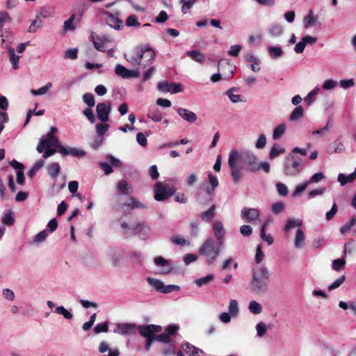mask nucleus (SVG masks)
<instances>
[{
  "label": "nucleus",
  "mask_w": 356,
  "mask_h": 356,
  "mask_svg": "<svg viewBox=\"0 0 356 356\" xmlns=\"http://www.w3.org/2000/svg\"><path fill=\"white\" fill-rule=\"evenodd\" d=\"M228 165L230 168L231 176L234 182H238L241 177V170H245L256 172L260 170L258 159L254 153L250 151L239 152L232 149L229 154Z\"/></svg>",
  "instance_id": "obj_1"
},
{
  "label": "nucleus",
  "mask_w": 356,
  "mask_h": 356,
  "mask_svg": "<svg viewBox=\"0 0 356 356\" xmlns=\"http://www.w3.org/2000/svg\"><path fill=\"white\" fill-rule=\"evenodd\" d=\"M270 272L267 267L261 265L253 268L250 287L256 293L266 292L269 289Z\"/></svg>",
  "instance_id": "obj_2"
},
{
  "label": "nucleus",
  "mask_w": 356,
  "mask_h": 356,
  "mask_svg": "<svg viewBox=\"0 0 356 356\" xmlns=\"http://www.w3.org/2000/svg\"><path fill=\"white\" fill-rule=\"evenodd\" d=\"M220 246L218 241L216 243L213 238H209L200 247L199 253L204 256L207 258V263L211 264L216 260L220 254Z\"/></svg>",
  "instance_id": "obj_3"
},
{
  "label": "nucleus",
  "mask_w": 356,
  "mask_h": 356,
  "mask_svg": "<svg viewBox=\"0 0 356 356\" xmlns=\"http://www.w3.org/2000/svg\"><path fill=\"white\" fill-rule=\"evenodd\" d=\"M218 70L221 72L213 74L211 76L213 82H217L221 79H229L234 75V67L227 59H222L218 62Z\"/></svg>",
  "instance_id": "obj_4"
},
{
  "label": "nucleus",
  "mask_w": 356,
  "mask_h": 356,
  "mask_svg": "<svg viewBox=\"0 0 356 356\" xmlns=\"http://www.w3.org/2000/svg\"><path fill=\"white\" fill-rule=\"evenodd\" d=\"M303 168L301 160L293 156L286 158L284 163V172L290 177L296 176Z\"/></svg>",
  "instance_id": "obj_5"
},
{
  "label": "nucleus",
  "mask_w": 356,
  "mask_h": 356,
  "mask_svg": "<svg viewBox=\"0 0 356 356\" xmlns=\"http://www.w3.org/2000/svg\"><path fill=\"white\" fill-rule=\"evenodd\" d=\"M154 192L156 200L163 201L175 193V188L164 182L157 181L154 185Z\"/></svg>",
  "instance_id": "obj_6"
},
{
  "label": "nucleus",
  "mask_w": 356,
  "mask_h": 356,
  "mask_svg": "<svg viewBox=\"0 0 356 356\" xmlns=\"http://www.w3.org/2000/svg\"><path fill=\"white\" fill-rule=\"evenodd\" d=\"M60 146L61 144L58 138L54 136L52 134L48 133L40 140L36 149L39 153H42L44 152V148L54 147L58 149Z\"/></svg>",
  "instance_id": "obj_7"
},
{
  "label": "nucleus",
  "mask_w": 356,
  "mask_h": 356,
  "mask_svg": "<svg viewBox=\"0 0 356 356\" xmlns=\"http://www.w3.org/2000/svg\"><path fill=\"white\" fill-rule=\"evenodd\" d=\"M106 257L113 267H120L123 261L124 252L120 248H113L107 250Z\"/></svg>",
  "instance_id": "obj_8"
},
{
  "label": "nucleus",
  "mask_w": 356,
  "mask_h": 356,
  "mask_svg": "<svg viewBox=\"0 0 356 356\" xmlns=\"http://www.w3.org/2000/svg\"><path fill=\"white\" fill-rule=\"evenodd\" d=\"M147 281L150 286L160 293H169L179 290V286L175 284L165 285L161 280L158 279L147 277Z\"/></svg>",
  "instance_id": "obj_9"
},
{
  "label": "nucleus",
  "mask_w": 356,
  "mask_h": 356,
  "mask_svg": "<svg viewBox=\"0 0 356 356\" xmlns=\"http://www.w3.org/2000/svg\"><path fill=\"white\" fill-rule=\"evenodd\" d=\"M241 217L244 222L256 225L260 221V212L257 209L244 207L241 210Z\"/></svg>",
  "instance_id": "obj_10"
},
{
  "label": "nucleus",
  "mask_w": 356,
  "mask_h": 356,
  "mask_svg": "<svg viewBox=\"0 0 356 356\" xmlns=\"http://www.w3.org/2000/svg\"><path fill=\"white\" fill-rule=\"evenodd\" d=\"M91 38L95 49L100 51H105V44L112 42L111 38L108 35H98L96 33L92 32Z\"/></svg>",
  "instance_id": "obj_11"
},
{
  "label": "nucleus",
  "mask_w": 356,
  "mask_h": 356,
  "mask_svg": "<svg viewBox=\"0 0 356 356\" xmlns=\"http://www.w3.org/2000/svg\"><path fill=\"white\" fill-rule=\"evenodd\" d=\"M111 108V103H99L96 107L98 119L102 122H106L108 121Z\"/></svg>",
  "instance_id": "obj_12"
},
{
  "label": "nucleus",
  "mask_w": 356,
  "mask_h": 356,
  "mask_svg": "<svg viewBox=\"0 0 356 356\" xmlns=\"http://www.w3.org/2000/svg\"><path fill=\"white\" fill-rule=\"evenodd\" d=\"M157 88L161 92H171L172 94L182 91V86L181 83H170L168 81L159 82L157 84Z\"/></svg>",
  "instance_id": "obj_13"
},
{
  "label": "nucleus",
  "mask_w": 356,
  "mask_h": 356,
  "mask_svg": "<svg viewBox=\"0 0 356 356\" xmlns=\"http://www.w3.org/2000/svg\"><path fill=\"white\" fill-rule=\"evenodd\" d=\"M115 74L123 78V79H129L131 77H139L140 72L138 70H130L127 69L125 67L120 64H118L115 67Z\"/></svg>",
  "instance_id": "obj_14"
},
{
  "label": "nucleus",
  "mask_w": 356,
  "mask_h": 356,
  "mask_svg": "<svg viewBox=\"0 0 356 356\" xmlns=\"http://www.w3.org/2000/svg\"><path fill=\"white\" fill-rule=\"evenodd\" d=\"M114 332L122 335H133L136 333V327L133 323H118Z\"/></svg>",
  "instance_id": "obj_15"
},
{
  "label": "nucleus",
  "mask_w": 356,
  "mask_h": 356,
  "mask_svg": "<svg viewBox=\"0 0 356 356\" xmlns=\"http://www.w3.org/2000/svg\"><path fill=\"white\" fill-rule=\"evenodd\" d=\"M151 229L147 226L145 223H138L136 225H133V234H137L143 239L145 240L150 236Z\"/></svg>",
  "instance_id": "obj_16"
},
{
  "label": "nucleus",
  "mask_w": 356,
  "mask_h": 356,
  "mask_svg": "<svg viewBox=\"0 0 356 356\" xmlns=\"http://www.w3.org/2000/svg\"><path fill=\"white\" fill-rule=\"evenodd\" d=\"M138 332L144 337L149 338L154 333L159 332L161 331L162 327L160 325H140L138 327Z\"/></svg>",
  "instance_id": "obj_17"
},
{
  "label": "nucleus",
  "mask_w": 356,
  "mask_h": 356,
  "mask_svg": "<svg viewBox=\"0 0 356 356\" xmlns=\"http://www.w3.org/2000/svg\"><path fill=\"white\" fill-rule=\"evenodd\" d=\"M154 262L157 266L162 267L161 273L162 274H168L173 270V266L170 264L169 260L164 259L163 257L159 256L154 258Z\"/></svg>",
  "instance_id": "obj_18"
},
{
  "label": "nucleus",
  "mask_w": 356,
  "mask_h": 356,
  "mask_svg": "<svg viewBox=\"0 0 356 356\" xmlns=\"http://www.w3.org/2000/svg\"><path fill=\"white\" fill-rule=\"evenodd\" d=\"M104 15L106 17V22L108 26L116 30H120L122 27L123 22L115 15L109 12H104Z\"/></svg>",
  "instance_id": "obj_19"
},
{
  "label": "nucleus",
  "mask_w": 356,
  "mask_h": 356,
  "mask_svg": "<svg viewBox=\"0 0 356 356\" xmlns=\"http://www.w3.org/2000/svg\"><path fill=\"white\" fill-rule=\"evenodd\" d=\"M177 113L184 120L188 123H195L197 120V115L187 108L179 107L177 108Z\"/></svg>",
  "instance_id": "obj_20"
},
{
  "label": "nucleus",
  "mask_w": 356,
  "mask_h": 356,
  "mask_svg": "<svg viewBox=\"0 0 356 356\" xmlns=\"http://www.w3.org/2000/svg\"><path fill=\"white\" fill-rule=\"evenodd\" d=\"M213 229L215 236L216 237L218 241L219 242V245H222V239L226 233V231L224 228L222 222L219 220H214L213 222Z\"/></svg>",
  "instance_id": "obj_21"
},
{
  "label": "nucleus",
  "mask_w": 356,
  "mask_h": 356,
  "mask_svg": "<svg viewBox=\"0 0 356 356\" xmlns=\"http://www.w3.org/2000/svg\"><path fill=\"white\" fill-rule=\"evenodd\" d=\"M58 152L65 156L72 155L73 156L79 158L84 156L86 154V152L82 149L72 147H66L63 146L62 145L58 149Z\"/></svg>",
  "instance_id": "obj_22"
},
{
  "label": "nucleus",
  "mask_w": 356,
  "mask_h": 356,
  "mask_svg": "<svg viewBox=\"0 0 356 356\" xmlns=\"http://www.w3.org/2000/svg\"><path fill=\"white\" fill-rule=\"evenodd\" d=\"M141 53L137 47L128 54H124V58L132 65H142Z\"/></svg>",
  "instance_id": "obj_23"
},
{
  "label": "nucleus",
  "mask_w": 356,
  "mask_h": 356,
  "mask_svg": "<svg viewBox=\"0 0 356 356\" xmlns=\"http://www.w3.org/2000/svg\"><path fill=\"white\" fill-rule=\"evenodd\" d=\"M140 52L141 53V60L145 59L147 63L143 64L145 67L149 62H152L155 57L154 51L149 47H139Z\"/></svg>",
  "instance_id": "obj_24"
},
{
  "label": "nucleus",
  "mask_w": 356,
  "mask_h": 356,
  "mask_svg": "<svg viewBox=\"0 0 356 356\" xmlns=\"http://www.w3.org/2000/svg\"><path fill=\"white\" fill-rule=\"evenodd\" d=\"M83 11H79V16L76 17L75 15H72L70 17L64 22L63 24V29L65 31H73L75 29V26L73 25V22L74 20L76 21V22H80L81 20V17L83 15Z\"/></svg>",
  "instance_id": "obj_25"
},
{
  "label": "nucleus",
  "mask_w": 356,
  "mask_h": 356,
  "mask_svg": "<svg viewBox=\"0 0 356 356\" xmlns=\"http://www.w3.org/2000/svg\"><path fill=\"white\" fill-rule=\"evenodd\" d=\"M186 54L194 61L202 64L206 60V56L199 50H191L186 52Z\"/></svg>",
  "instance_id": "obj_26"
},
{
  "label": "nucleus",
  "mask_w": 356,
  "mask_h": 356,
  "mask_svg": "<svg viewBox=\"0 0 356 356\" xmlns=\"http://www.w3.org/2000/svg\"><path fill=\"white\" fill-rule=\"evenodd\" d=\"M318 22V17L314 15L312 10H309L307 15L303 18L304 26L305 29H308L314 26Z\"/></svg>",
  "instance_id": "obj_27"
},
{
  "label": "nucleus",
  "mask_w": 356,
  "mask_h": 356,
  "mask_svg": "<svg viewBox=\"0 0 356 356\" xmlns=\"http://www.w3.org/2000/svg\"><path fill=\"white\" fill-rule=\"evenodd\" d=\"M305 235L304 232L301 229L296 230L294 245L296 248L300 249L305 245Z\"/></svg>",
  "instance_id": "obj_28"
},
{
  "label": "nucleus",
  "mask_w": 356,
  "mask_h": 356,
  "mask_svg": "<svg viewBox=\"0 0 356 356\" xmlns=\"http://www.w3.org/2000/svg\"><path fill=\"white\" fill-rule=\"evenodd\" d=\"M182 350L188 356H198L199 353H203L202 350L188 343H186L182 346Z\"/></svg>",
  "instance_id": "obj_29"
},
{
  "label": "nucleus",
  "mask_w": 356,
  "mask_h": 356,
  "mask_svg": "<svg viewBox=\"0 0 356 356\" xmlns=\"http://www.w3.org/2000/svg\"><path fill=\"white\" fill-rule=\"evenodd\" d=\"M8 53L9 56L10 62L12 63V67L14 70H17L19 68V60L20 58V56L16 55L15 49L12 47H7Z\"/></svg>",
  "instance_id": "obj_30"
},
{
  "label": "nucleus",
  "mask_w": 356,
  "mask_h": 356,
  "mask_svg": "<svg viewBox=\"0 0 356 356\" xmlns=\"http://www.w3.org/2000/svg\"><path fill=\"white\" fill-rule=\"evenodd\" d=\"M48 175L54 179H56L60 173V167L58 163H52L47 167Z\"/></svg>",
  "instance_id": "obj_31"
},
{
  "label": "nucleus",
  "mask_w": 356,
  "mask_h": 356,
  "mask_svg": "<svg viewBox=\"0 0 356 356\" xmlns=\"http://www.w3.org/2000/svg\"><path fill=\"white\" fill-rule=\"evenodd\" d=\"M355 178H356V168H355V170L353 173H351L348 175H346L343 173H340L338 175V181L340 182L341 186H344L348 183L353 181L355 179Z\"/></svg>",
  "instance_id": "obj_32"
},
{
  "label": "nucleus",
  "mask_w": 356,
  "mask_h": 356,
  "mask_svg": "<svg viewBox=\"0 0 356 356\" xmlns=\"http://www.w3.org/2000/svg\"><path fill=\"white\" fill-rule=\"evenodd\" d=\"M15 219L13 211L8 209L5 210L2 217V222L5 225H13L15 223Z\"/></svg>",
  "instance_id": "obj_33"
},
{
  "label": "nucleus",
  "mask_w": 356,
  "mask_h": 356,
  "mask_svg": "<svg viewBox=\"0 0 356 356\" xmlns=\"http://www.w3.org/2000/svg\"><path fill=\"white\" fill-rule=\"evenodd\" d=\"M236 88H232L226 92V95L233 103L245 102V99L240 95H234V91H236Z\"/></svg>",
  "instance_id": "obj_34"
},
{
  "label": "nucleus",
  "mask_w": 356,
  "mask_h": 356,
  "mask_svg": "<svg viewBox=\"0 0 356 356\" xmlns=\"http://www.w3.org/2000/svg\"><path fill=\"white\" fill-rule=\"evenodd\" d=\"M302 220L298 218H289L284 226L285 232H289L293 228L299 227L302 225Z\"/></svg>",
  "instance_id": "obj_35"
},
{
  "label": "nucleus",
  "mask_w": 356,
  "mask_h": 356,
  "mask_svg": "<svg viewBox=\"0 0 356 356\" xmlns=\"http://www.w3.org/2000/svg\"><path fill=\"white\" fill-rule=\"evenodd\" d=\"M286 125L285 124H280L277 125L273 130V138L275 140L280 139L286 132Z\"/></svg>",
  "instance_id": "obj_36"
},
{
  "label": "nucleus",
  "mask_w": 356,
  "mask_h": 356,
  "mask_svg": "<svg viewBox=\"0 0 356 356\" xmlns=\"http://www.w3.org/2000/svg\"><path fill=\"white\" fill-rule=\"evenodd\" d=\"M118 192L122 195H128L130 193L131 186L127 181L120 180L117 185Z\"/></svg>",
  "instance_id": "obj_37"
},
{
  "label": "nucleus",
  "mask_w": 356,
  "mask_h": 356,
  "mask_svg": "<svg viewBox=\"0 0 356 356\" xmlns=\"http://www.w3.org/2000/svg\"><path fill=\"white\" fill-rule=\"evenodd\" d=\"M216 205L213 204L207 211L203 212L200 215V218L203 221H209L215 216Z\"/></svg>",
  "instance_id": "obj_38"
},
{
  "label": "nucleus",
  "mask_w": 356,
  "mask_h": 356,
  "mask_svg": "<svg viewBox=\"0 0 356 356\" xmlns=\"http://www.w3.org/2000/svg\"><path fill=\"white\" fill-rule=\"evenodd\" d=\"M54 312L57 314L62 315L67 320H70L73 318L72 312L61 305L56 307Z\"/></svg>",
  "instance_id": "obj_39"
},
{
  "label": "nucleus",
  "mask_w": 356,
  "mask_h": 356,
  "mask_svg": "<svg viewBox=\"0 0 356 356\" xmlns=\"http://www.w3.org/2000/svg\"><path fill=\"white\" fill-rule=\"evenodd\" d=\"M147 117L155 122H161L163 119L161 111L156 108L149 110L147 114Z\"/></svg>",
  "instance_id": "obj_40"
},
{
  "label": "nucleus",
  "mask_w": 356,
  "mask_h": 356,
  "mask_svg": "<svg viewBox=\"0 0 356 356\" xmlns=\"http://www.w3.org/2000/svg\"><path fill=\"white\" fill-rule=\"evenodd\" d=\"M285 149L280 147L278 145L275 144L273 145L270 150L269 159H273L277 157L280 154L284 153Z\"/></svg>",
  "instance_id": "obj_41"
},
{
  "label": "nucleus",
  "mask_w": 356,
  "mask_h": 356,
  "mask_svg": "<svg viewBox=\"0 0 356 356\" xmlns=\"http://www.w3.org/2000/svg\"><path fill=\"white\" fill-rule=\"evenodd\" d=\"M197 1V0H179V3L181 4V12L184 14L188 13Z\"/></svg>",
  "instance_id": "obj_42"
},
{
  "label": "nucleus",
  "mask_w": 356,
  "mask_h": 356,
  "mask_svg": "<svg viewBox=\"0 0 356 356\" xmlns=\"http://www.w3.org/2000/svg\"><path fill=\"white\" fill-rule=\"evenodd\" d=\"M239 312L238 302L236 300H231L229 303V313L232 317H236Z\"/></svg>",
  "instance_id": "obj_43"
},
{
  "label": "nucleus",
  "mask_w": 356,
  "mask_h": 356,
  "mask_svg": "<svg viewBox=\"0 0 356 356\" xmlns=\"http://www.w3.org/2000/svg\"><path fill=\"white\" fill-rule=\"evenodd\" d=\"M12 19L6 11L0 12V31H2L6 24L11 22Z\"/></svg>",
  "instance_id": "obj_44"
},
{
  "label": "nucleus",
  "mask_w": 356,
  "mask_h": 356,
  "mask_svg": "<svg viewBox=\"0 0 356 356\" xmlns=\"http://www.w3.org/2000/svg\"><path fill=\"white\" fill-rule=\"evenodd\" d=\"M51 87L52 83L48 82L44 86L40 88L38 90H31V93L33 95H42L46 94Z\"/></svg>",
  "instance_id": "obj_45"
},
{
  "label": "nucleus",
  "mask_w": 356,
  "mask_h": 356,
  "mask_svg": "<svg viewBox=\"0 0 356 356\" xmlns=\"http://www.w3.org/2000/svg\"><path fill=\"white\" fill-rule=\"evenodd\" d=\"M248 309H249L250 312L254 314H259L262 312L261 305L259 302H257L254 300L251 301L249 303Z\"/></svg>",
  "instance_id": "obj_46"
},
{
  "label": "nucleus",
  "mask_w": 356,
  "mask_h": 356,
  "mask_svg": "<svg viewBox=\"0 0 356 356\" xmlns=\"http://www.w3.org/2000/svg\"><path fill=\"white\" fill-rule=\"evenodd\" d=\"M303 115V108L301 106H297L291 113L289 120L295 121Z\"/></svg>",
  "instance_id": "obj_47"
},
{
  "label": "nucleus",
  "mask_w": 356,
  "mask_h": 356,
  "mask_svg": "<svg viewBox=\"0 0 356 356\" xmlns=\"http://www.w3.org/2000/svg\"><path fill=\"white\" fill-rule=\"evenodd\" d=\"M213 274H208L207 276L197 279L195 281V283L198 286H202L209 284L213 280Z\"/></svg>",
  "instance_id": "obj_48"
},
{
  "label": "nucleus",
  "mask_w": 356,
  "mask_h": 356,
  "mask_svg": "<svg viewBox=\"0 0 356 356\" xmlns=\"http://www.w3.org/2000/svg\"><path fill=\"white\" fill-rule=\"evenodd\" d=\"M125 24L129 27H138L140 25L135 15H129L126 19Z\"/></svg>",
  "instance_id": "obj_49"
},
{
  "label": "nucleus",
  "mask_w": 356,
  "mask_h": 356,
  "mask_svg": "<svg viewBox=\"0 0 356 356\" xmlns=\"http://www.w3.org/2000/svg\"><path fill=\"white\" fill-rule=\"evenodd\" d=\"M320 89L318 87L314 88L308 95L304 98V101L310 106L314 102V97L318 94Z\"/></svg>",
  "instance_id": "obj_50"
},
{
  "label": "nucleus",
  "mask_w": 356,
  "mask_h": 356,
  "mask_svg": "<svg viewBox=\"0 0 356 356\" xmlns=\"http://www.w3.org/2000/svg\"><path fill=\"white\" fill-rule=\"evenodd\" d=\"M356 225V217L353 216L348 222H346L343 226L340 228V232L342 234H345L349 231L353 227Z\"/></svg>",
  "instance_id": "obj_51"
},
{
  "label": "nucleus",
  "mask_w": 356,
  "mask_h": 356,
  "mask_svg": "<svg viewBox=\"0 0 356 356\" xmlns=\"http://www.w3.org/2000/svg\"><path fill=\"white\" fill-rule=\"evenodd\" d=\"M346 260L344 259H337L332 261V268L334 270L339 272L344 269Z\"/></svg>",
  "instance_id": "obj_52"
},
{
  "label": "nucleus",
  "mask_w": 356,
  "mask_h": 356,
  "mask_svg": "<svg viewBox=\"0 0 356 356\" xmlns=\"http://www.w3.org/2000/svg\"><path fill=\"white\" fill-rule=\"evenodd\" d=\"M345 280H346V276L344 275H341L338 279H337L334 282L330 284L327 286V289L329 291H332V290L339 288L345 282Z\"/></svg>",
  "instance_id": "obj_53"
},
{
  "label": "nucleus",
  "mask_w": 356,
  "mask_h": 356,
  "mask_svg": "<svg viewBox=\"0 0 356 356\" xmlns=\"http://www.w3.org/2000/svg\"><path fill=\"white\" fill-rule=\"evenodd\" d=\"M130 259L134 264H140L143 259V254L138 251L133 250L130 252Z\"/></svg>",
  "instance_id": "obj_54"
},
{
  "label": "nucleus",
  "mask_w": 356,
  "mask_h": 356,
  "mask_svg": "<svg viewBox=\"0 0 356 356\" xmlns=\"http://www.w3.org/2000/svg\"><path fill=\"white\" fill-rule=\"evenodd\" d=\"M268 51H269L270 56L273 58H279L283 54L282 49L278 47H270L269 48Z\"/></svg>",
  "instance_id": "obj_55"
},
{
  "label": "nucleus",
  "mask_w": 356,
  "mask_h": 356,
  "mask_svg": "<svg viewBox=\"0 0 356 356\" xmlns=\"http://www.w3.org/2000/svg\"><path fill=\"white\" fill-rule=\"evenodd\" d=\"M83 101L86 103L89 108L95 106V102L92 93H86L83 95Z\"/></svg>",
  "instance_id": "obj_56"
},
{
  "label": "nucleus",
  "mask_w": 356,
  "mask_h": 356,
  "mask_svg": "<svg viewBox=\"0 0 356 356\" xmlns=\"http://www.w3.org/2000/svg\"><path fill=\"white\" fill-rule=\"evenodd\" d=\"M256 330L258 337H263L266 333L267 326L264 323L260 322L257 324Z\"/></svg>",
  "instance_id": "obj_57"
},
{
  "label": "nucleus",
  "mask_w": 356,
  "mask_h": 356,
  "mask_svg": "<svg viewBox=\"0 0 356 356\" xmlns=\"http://www.w3.org/2000/svg\"><path fill=\"white\" fill-rule=\"evenodd\" d=\"M285 205L282 202H275L271 206V209L273 213L278 214L282 212L284 209Z\"/></svg>",
  "instance_id": "obj_58"
},
{
  "label": "nucleus",
  "mask_w": 356,
  "mask_h": 356,
  "mask_svg": "<svg viewBox=\"0 0 356 356\" xmlns=\"http://www.w3.org/2000/svg\"><path fill=\"white\" fill-rule=\"evenodd\" d=\"M105 122L97 124L96 125V132L99 136H102L108 129L109 125Z\"/></svg>",
  "instance_id": "obj_59"
},
{
  "label": "nucleus",
  "mask_w": 356,
  "mask_h": 356,
  "mask_svg": "<svg viewBox=\"0 0 356 356\" xmlns=\"http://www.w3.org/2000/svg\"><path fill=\"white\" fill-rule=\"evenodd\" d=\"M42 27V19L36 18L35 20L33 21L29 27L28 31L29 33H35L38 29Z\"/></svg>",
  "instance_id": "obj_60"
},
{
  "label": "nucleus",
  "mask_w": 356,
  "mask_h": 356,
  "mask_svg": "<svg viewBox=\"0 0 356 356\" xmlns=\"http://www.w3.org/2000/svg\"><path fill=\"white\" fill-rule=\"evenodd\" d=\"M266 145V138L264 134H260L255 143V147L261 149L265 147Z\"/></svg>",
  "instance_id": "obj_61"
},
{
  "label": "nucleus",
  "mask_w": 356,
  "mask_h": 356,
  "mask_svg": "<svg viewBox=\"0 0 356 356\" xmlns=\"http://www.w3.org/2000/svg\"><path fill=\"white\" fill-rule=\"evenodd\" d=\"M276 189L281 196H286L289 193L288 187L282 183H277L276 184Z\"/></svg>",
  "instance_id": "obj_62"
},
{
  "label": "nucleus",
  "mask_w": 356,
  "mask_h": 356,
  "mask_svg": "<svg viewBox=\"0 0 356 356\" xmlns=\"http://www.w3.org/2000/svg\"><path fill=\"white\" fill-rule=\"evenodd\" d=\"M83 113L90 123L93 124L95 122L96 118L92 110L90 108L84 109Z\"/></svg>",
  "instance_id": "obj_63"
},
{
  "label": "nucleus",
  "mask_w": 356,
  "mask_h": 356,
  "mask_svg": "<svg viewBox=\"0 0 356 356\" xmlns=\"http://www.w3.org/2000/svg\"><path fill=\"white\" fill-rule=\"evenodd\" d=\"M47 236H48L47 231H46V230L41 231L35 235V236L33 239V243H41L46 239Z\"/></svg>",
  "instance_id": "obj_64"
}]
</instances>
